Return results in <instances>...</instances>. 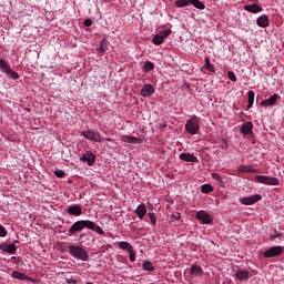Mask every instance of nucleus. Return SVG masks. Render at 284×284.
I'll list each match as a JSON object with an SVG mask.
<instances>
[{"mask_svg": "<svg viewBox=\"0 0 284 284\" xmlns=\"http://www.w3.org/2000/svg\"><path fill=\"white\" fill-rule=\"evenodd\" d=\"M92 230L93 232H95L97 234H100L101 236H103V234H105V231H103V229H101V226H99L97 223H94L93 221L90 220H79L77 222H74L68 230V236H77V234H79V232H83V230Z\"/></svg>", "mask_w": 284, "mask_h": 284, "instance_id": "nucleus-1", "label": "nucleus"}, {"mask_svg": "<svg viewBox=\"0 0 284 284\" xmlns=\"http://www.w3.org/2000/svg\"><path fill=\"white\" fill-rule=\"evenodd\" d=\"M185 130L189 134H199V130H201V121L196 115H193L186 121Z\"/></svg>", "mask_w": 284, "mask_h": 284, "instance_id": "nucleus-2", "label": "nucleus"}, {"mask_svg": "<svg viewBox=\"0 0 284 284\" xmlns=\"http://www.w3.org/2000/svg\"><path fill=\"white\" fill-rule=\"evenodd\" d=\"M69 253L71 256H74L75 258H79L80 261H88L90 258V255H88V251L81 246L70 245Z\"/></svg>", "mask_w": 284, "mask_h": 284, "instance_id": "nucleus-3", "label": "nucleus"}, {"mask_svg": "<svg viewBox=\"0 0 284 284\" xmlns=\"http://www.w3.org/2000/svg\"><path fill=\"white\" fill-rule=\"evenodd\" d=\"M175 8H187V6H193L197 10H205V4L199 0H178L174 2Z\"/></svg>", "mask_w": 284, "mask_h": 284, "instance_id": "nucleus-4", "label": "nucleus"}, {"mask_svg": "<svg viewBox=\"0 0 284 284\" xmlns=\"http://www.w3.org/2000/svg\"><path fill=\"white\" fill-rule=\"evenodd\" d=\"M0 72H3L4 74H7V77H9V79H13V81H17V79H19V73L12 70L10 64L3 59L0 60Z\"/></svg>", "mask_w": 284, "mask_h": 284, "instance_id": "nucleus-5", "label": "nucleus"}, {"mask_svg": "<svg viewBox=\"0 0 284 284\" xmlns=\"http://www.w3.org/2000/svg\"><path fill=\"white\" fill-rule=\"evenodd\" d=\"M81 134L82 136H84V139H88L89 141H94L95 143H101L105 141V138L101 136V134L94 130L82 131Z\"/></svg>", "mask_w": 284, "mask_h": 284, "instance_id": "nucleus-6", "label": "nucleus"}, {"mask_svg": "<svg viewBox=\"0 0 284 284\" xmlns=\"http://www.w3.org/2000/svg\"><path fill=\"white\" fill-rule=\"evenodd\" d=\"M255 181L262 183L263 185H278L280 181L277 178H272L267 175H256Z\"/></svg>", "mask_w": 284, "mask_h": 284, "instance_id": "nucleus-7", "label": "nucleus"}, {"mask_svg": "<svg viewBox=\"0 0 284 284\" xmlns=\"http://www.w3.org/2000/svg\"><path fill=\"white\" fill-rule=\"evenodd\" d=\"M283 246H272L263 253L264 258H275V256H281L283 254Z\"/></svg>", "mask_w": 284, "mask_h": 284, "instance_id": "nucleus-8", "label": "nucleus"}, {"mask_svg": "<svg viewBox=\"0 0 284 284\" xmlns=\"http://www.w3.org/2000/svg\"><path fill=\"white\" fill-rule=\"evenodd\" d=\"M195 217L197 219V221H200L204 225H210L214 223V219L212 217V215H210V213L205 212L204 210L199 211Z\"/></svg>", "mask_w": 284, "mask_h": 284, "instance_id": "nucleus-9", "label": "nucleus"}, {"mask_svg": "<svg viewBox=\"0 0 284 284\" xmlns=\"http://www.w3.org/2000/svg\"><path fill=\"white\" fill-rule=\"evenodd\" d=\"M170 34H172V30H170V29H166V30L162 31L161 33L155 34L153 37L154 45H161V43H163V41L165 39H168V37H170Z\"/></svg>", "mask_w": 284, "mask_h": 284, "instance_id": "nucleus-10", "label": "nucleus"}, {"mask_svg": "<svg viewBox=\"0 0 284 284\" xmlns=\"http://www.w3.org/2000/svg\"><path fill=\"white\" fill-rule=\"evenodd\" d=\"M262 199L263 196L261 194H255L252 196L241 197L240 203H242V205H254V203H258Z\"/></svg>", "mask_w": 284, "mask_h": 284, "instance_id": "nucleus-11", "label": "nucleus"}, {"mask_svg": "<svg viewBox=\"0 0 284 284\" xmlns=\"http://www.w3.org/2000/svg\"><path fill=\"white\" fill-rule=\"evenodd\" d=\"M252 130H254V124L252 122H246L242 124L240 129L241 133L245 134V136H252V134H254Z\"/></svg>", "mask_w": 284, "mask_h": 284, "instance_id": "nucleus-12", "label": "nucleus"}, {"mask_svg": "<svg viewBox=\"0 0 284 284\" xmlns=\"http://www.w3.org/2000/svg\"><path fill=\"white\" fill-rule=\"evenodd\" d=\"M67 213L70 216H81L83 214V209H81V205L75 204L68 207Z\"/></svg>", "mask_w": 284, "mask_h": 284, "instance_id": "nucleus-13", "label": "nucleus"}, {"mask_svg": "<svg viewBox=\"0 0 284 284\" xmlns=\"http://www.w3.org/2000/svg\"><path fill=\"white\" fill-rule=\"evenodd\" d=\"M278 94H273V95H271L268 99H266V100H263L262 102H261V105L263 106V108H270V106H272V105H276V102L278 101Z\"/></svg>", "mask_w": 284, "mask_h": 284, "instance_id": "nucleus-14", "label": "nucleus"}, {"mask_svg": "<svg viewBox=\"0 0 284 284\" xmlns=\"http://www.w3.org/2000/svg\"><path fill=\"white\" fill-rule=\"evenodd\" d=\"M256 24L258 28H270V16L262 14L256 19Z\"/></svg>", "mask_w": 284, "mask_h": 284, "instance_id": "nucleus-15", "label": "nucleus"}, {"mask_svg": "<svg viewBox=\"0 0 284 284\" xmlns=\"http://www.w3.org/2000/svg\"><path fill=\"white\" fill-rule=\"evenodd\" d=\"M80 161H84L85 163H88V165H94L97 161V155L88 151L82 158H80Z\"/></svg>", "mask_w": 284, "mask_h": 284, "instance_id": "nucleus-16", "label": "nucleus"}, {"mask_svg": "<svg viewBox=\"0 0 284 284\" xmlns=\"http://www.w3.org/2000/svg\"><path fill=\"white\" fill-rule=\"evenodd\" d=\"M244 10H246V12H251L252 14H256L258 12H263V7L256 3H252L244 6Z\"/></svg>", "mask_w": 284, "mask_h": 284, "instance_id": "nucleus-17", "label": "nucleus"}, {"mask_svg": "<svg viewBox=\"0 0 284 284\" xmlns=\"http://www.w3.org/2000/svg\"><path fill=\"white\" fill-rule=\"evenodd\" d=\"M180 159L181 161H185L186 163H199V158L190 153H181Z\"/></svg>", "mask_w": 284, "mask_h": 284, "instance_id": "nucleus-18", "label": "nucleus"}, {"mask_svg": "<svg viewBox=\"0 0 284 284\" xmlns=\"http://www.w3.org/2000/svg\"><path fill=\"white\" fill-rule=\"evenodd\" d=\"M135 214L141 221H143V219H145V214H148V207L145 204H140L135 210Z\"/></svg>", "mask_w": 284, "mask_h": 284, "instance_id": "nucleus-19", "label": "nucleus"}, {"mask_svg": "<svg viewBox=\"0 0 284 284\" xmlns=\"http://www.w3.org/2000/svg\"><path fill=\"white\" fill-rule=\"evenodd\" d=\"M154 92V87L152 84H144L141 90V95L144 98L152 97Z\"/></svg>", "mask_w": 284, "mask_h": 284, "instance_id": "nucleus-20", "label": "nucleus"}, {"mask_svg": "<svg viewBox=\"0 0 284 284\" xmlns=\"http://www.w3.org/2000/svg\"><path fill=\"white\" fill-rule=\"evenodd\" d=\"M0 250L8 252V254H17V245L14 244H0Z\"/></svg>", "mask_w": 284, "mask_h": 284, "instance_id": "nucleus-21", "label": "nucleus"}, {"mask_svg": "<svg viewBox=\"0 0 284 284\" xmlns=\"http://www.w3.org/2000/svg\"><path fill=\"white\" fill-rule=\"evenodd\" d=\"M190 274L192 276H203V267L192 264L190 268Z\"/></svg>", "mask_w": 284, "mask_h": 284, "instance_id": "nucleus-22", "label": "nucleus"}, {"mask_svg": "<svg viewBox=\"0 0 284 284\" xmlns=\"http://www.w3.org/2000/svg\"><path fill=\"white\" fill-rule=\"evenodd\" d=\"M235 278H237V281H250V272H247V271H237L235 273Z\"/></svg>", "mask_w": 284, "mask_h": 284, "instance_id": "nucleus-23", "label": "nucleus"}, {"mask_svg": "<svg viewBox=\"0 0 284 284\" xmlns=\"http://www.w3.org/2000/svg\"><path fill=\"white\" fill-rule=\"evenodd\" d=\"M12 278H18V281H28V275L26 273H21L19 271H13L11 273Z\"/></svg>", "mask_w": 284, "mask_h": 284, "instance_id": "nucleus-24", "label": "nucleus"}, {"mask_svg": "<svg viewBox=\"0 0 284 284\" xmlns=\"http://www.w3.org/2000/svg\"><path fill=\"white\" fill-rule=\"evenodd\" d=\"M204 68H205V70H207L209 72H216V67H214V64H212V63L210 62V57H206V58H205Z\"/></svg>", "mask_w": 284, "mask_h": 284, "instance_id": "nucleus-25", "label": "nucleus"}, {"mask_svg": "<svg viewBox=\"0 0 284 284\" xmlns=\"http://www.w3.org/2000/svg\"><path fill=\"white\" fill-rule=\"evenodd\" d=\"M211 176L212 179H214V181H216V183H219L221 187H225V181H223V178H221V174L212 173Z\"/></svg>", "mask_w": 284, "mask_h": 284, "instance_id": "nucleus-26", "label": "nucleus"}, {"mask_svg": "<svg viewBox=\"0 0 284 284\" xmlns=\"http://www.w3.org/2000/svg\"><path fill=\"white\" fill-rule=\"evenodd\" d=\"M123 143H139V139L132 135H124L122 136Z\"/></svg>", "mask_w": 284, "mask_h": 284, "instance_id": "nucleus-27", "label": "nucleus"}, {"mask_svg": "<svg viewBox=\"0 0 284 284\" xmlns=\"http://www.w3.org/2000/svg\"><path fill=\"white\" fill-rule=\"evenodd\" d=\"M201 192H202L203 194H210V192H214V186L211 185V184H203V185L201 186Z\"/></svg>", "mask_w": 284, "mask_h": 284, "instance_id": "nucleus-28", "label": "nucleus"}, {"mask_svg": "<svg viewBox=\"0 0 284 284\" xmlns=\"http://www.w3.org/2000/svg\"><path fill=\"white\" fill-rule=\"evenodd\" d=\"M118 246L120 247V250H126V252H132V250H133L131 244L128 242H120V243H118Z\"/></svg>", "mask_w": 284, "mask_h": 284, "instance_id": "nucleus-29", "label": "nucleus"}, {"mask_svg": "<svg viewBox=\"0 0 284 284\" xmlns=\"http://www.w3.org/2000/svg\"><path fill=\"white\" fill-rule=\"evenodd\" d=\"M142 70H143L144 72H152V70H154V63L151 62V61H146V62L144 63V65L142 67Z\"/></svg>", "mask_w": 284, "mask_h": 284, "instance_id": "nucleus-30", "label": "nucleus"}, {"mask_svg": "<svg viewBox=\"0 0 284 284\" xmlns=\"http://www.w3.org/2000/svg\"><path fill=\"white\" fill-rule=\"evenodd\" d=\"M142 267H143V270H145V272H154V265L150 261H145L142 264Z\"/></svg>", "mask_w": 284, "mask_h": 284, "instance_id": "nucleus-31", "label": "nucleus"}, {"mask_svg": "<svg viewBox=\"0 0 284 284\" xmlns=\"http://www.w3.org/2000/svg\"><path fill=\"white\" fill-rule=\"evenodd\" d=\"M248 104L246 105V110H250L252 105H254V91H248Z\"/></svg>", "mask_w": 284, "mask_h": 284, "instance_id": "nucleus-32", "label": "nucleus"}, {"mask_svg": "<svg viewBox=\"0 0 284 284\" xmlns=\"http://www.w3.org/2000/svg\"><path fill=\"white\" fill-rule=\"evenodd\" d=\"M129 258L132 263L136 261V253L134 252V248H131V251H129Z\"/></svg>", "mask_w": 284, "mask_h": 284, "instance_id": "nucleus-33", "label": "nucleus"}, {"mask_svg": "<svg viewBox=\"0 0 284 284\" xmlns=\"http://www.w3.org/2000/svg\"><path fill=\"white\" fill-rule=\"evenodd\" d=\"M8 236V231H6V227L0 224V237L6 239Z\"/></svg>", "mask_w": 284, "mask_h": 284, "instance_id": "nucleus-34", "label": "nucleus"}, {"mask_svg": "<svg viewBox=\"0 0 284 284\" xmlns=\"http://www.w3.org/2000/svg\"><path fill=\"white\" fill-rule=\"evenodd\" d=\"M54 174H55V176H58V179H63V176H65V171H63V170H55Z\"/></svg>", "mask_w": 284, "mask_h": 284, "instance_id": "nucleus-35", "label": "nucleus"}, {"mask_svg": "<svg viewBox=\"0 0 284 284\" xmlns=\"http://www.w3.org/2000/svg\"><path fill=\"white\" fill-rule=\"evenodd\" d=\"M240 172H254V170H252V166L242 165L240 166Z\"/></svg>", "mask_w": 284, "mask_h": 284, "instance_id": "nucleus-36", "label": "nucleus"}, {"mask_svg": "<svg viewBox=\"0 0 284 284\" xmlns=\"http://www.w3.org/2000/svg\"><path fill=\"white\" fill-rule=\"evenodd\" d=\"M149 217L151 221V225L156 226V217L153 215V213H149Z\"/></svg>", "mask_w": 284, "mask_h": 284, "instance_id": "nucleus-37", "label": "nucleus"}, {"mask_svg": "<svg viewBox=\"0 0 284 284\" xmlns=\"http://www.w3.org/2000/svg\"><path fill=\"white\" fill-rule=\"evenodd\" d=\"M281 236H283V233H278V232L275 231V233L270 236V240L274 241V239H278Z\"/></svg>", "mask_w": 284, "mask_h": 284, "instance_id": "nucleus-38", "label": "nucleus"}, {"mask_svg": "<svg viewBox=\"0 0 284 284\" xmlns=\"http://www.w3.org/2000/svg\"><path fill=\"white\" fill-rule=\"evenodd\" d=\"M227 77H229V79H230L231 81H236V75L234 74V72L229 71V72H227Z\"/></svg>", "mask_w": 284, "mask_h": 284, "instance_id": "nucleus-39", "label": "nucleus"}, {"mask_svg": "<svg viewBox=\"0 0 284 284\" xmlns=\"http://www.w3.org/2000/svg\"><path fill=\"white\" fill-rule=\"evenodd\" d=\"M83 24L85 26V28H90V26H92V19L84 20Z\"/></svg>", "mask_w": 284, "mask_h": 284, "instance_id": "nucleus-40", "label": "nucleus"}, {"mask_svg": "<svg viewBox=\"0 0 284 284\" xmlns=\"http://www.w3.org/2000/svg\"><path fill=\"white\" fill-rule=\"evenodd\" d=\"M65 283H68V284H78L79 282L77 280L67 278Z\"/></svg>", "mask_w": 284, "mask_h": 284, "instance_id": "nucleus-41", "label": "nucleus"}, {"mask_svg": "<svg viewBox=\"0 0 284 284\" xmlns=\"http://www.w3.org/2000/svg\"><path fill=\"white\" fill-rule=\"evenodd\" d=\"M158 128L160 130H163V129L168 128V124H165V123H158Z\"/></svg>", "mask_w": 284, "mask_h": 284, "instance_id": "nucleus-42", "label": "nucleus"}, {"mask_svg": "<svg viewBox=\"0 0 284 284\" xmlns=\"http://www.w3.org/2000/svg\"><path fill=\"white\" fill-rule=\"evenodd\" d=\"M171 219L174 221H179L180 219H181V216L180 215H175V214H172L171 215Z\"/></svg>", "mask_w": 284, "mask_h": 284, "instance_id": "nucleus-43", "label": "nucleus"}, {"mask_svg": "<svg viewBox=\"0 0 284 284\" xmlns=\"http://www.w3.org/2000/svg\"><path fill=\"white\" fill-rule=\"evenodd\" d=\"M85 237V233H81L80 235H79V241H81L82 239H84Z\"/></svg>", "mask_w": 284, "mask_h": 284, "instance_id": "nucleus-44", "label": "nucleus"}, {"mask_svg": "<svg viewBox=\"0 0 284 284\" xmlns=\"http://www.w3.org/2000/svg\"><path fill=\"white\" fill-rule=\"evenodd\" d=\"M100 50H101L102 52H105V49H103V47H101Z\"/></svg>", "mask_w": 284, "mask_h": 284, "instance_id": "nucleus-45", "label": "nucleus"}, {"mask_svg": "<svg viewBox=\"0 0 284 284\" xmlns=\"http://www.w3.org/2000/svg\"><path fill=\"white\" fill-rule=\"evenodd\" d=\"M106 141H112V139H110V138H106Z\"/></svg>", "mask_w": 284, "mask_h": 284, "instance_id": "nucleus-46", "label": "nucleus"}]
</instances>
